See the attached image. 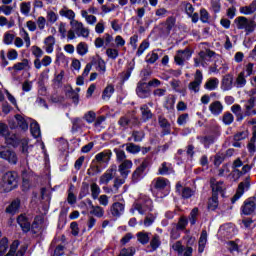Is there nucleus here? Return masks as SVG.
Returning <instances> with one entry per match:
<instances>
[{"label":"nucleus","mask_w":256,"mask_h":256,"mask_svg":"<svg viewBox=\"0 0 256 256\" xmlns=\"http://www.w3.org/2000/svg\"><path fill=\"white\" fill-rule=\"evenodd\" d=\"M70 26L71 29L67 33V37L70 41H73V39H77V36L83 37L84 39H87V37H89V28L85 27L82 22L72 20L70 21Z\"/></svg>","instance_id":"obj_1"},{"label":"nucleus","mask_w":256,"mask_h":256,"mask_svg":"<svg viewBox=\"0 0 256 256\" xmlns=\"http://www.w3.org/2000/svg\"><path fill=\"white\" fill-rule=\"evenodd\" d=\"M5 137V143L7 145H11V147H19V144L21 143V151L24 155H29V149H31L32 146H29V140L27 139H19V136L16 134H8Z\"/></svg>","instance_id":"obj_2"},{"label":"nucleus","mask_w":256,"mask_h":256,"mask_svg":"<svg viewBox=\"0 0 256 256\" xmlns=\"http://www.w3.org/2000/svg\"><path fill=\"white\" fill-rule=\"evenodd\" d=\"M131 213L138 211L139 215H149L153 211V200L151 198H143L139 202L133 204Z\"/></svg>","instance_id":"obj_3"},{"label":"nucleus","mask_w":256,"mask_h":256,"mask_svg":"<svg viewBox=\"0 0 256 256\" xmlns=\"http://www.w3.org/2000/svg\"><path fill=\"white\" fill-rule=\"evenodd\" d=\"M2 181L6 193L13 191V189H17V172H6Z\"/></svg>","instance_id":"obj_4"},{"label":"nucleus","mask_w":256,"mask_h":256,"mask_svg":"<svg viewBox=\"0 0 256 256\" xmlns=\"http://www.w3.org/2000/svg\"><path fill=\"white\" fill-rule=\"evenodd\" d=\"M0 159L7 161L10 165H17L19 161L17 153L4 145H0Z\"/></svg>","instance_id":"obj_5"},{"label":"nucleus","mask_w":256,"mask_h":256,"mask_svg":"<svg viewBox=\"0 0 256 256\" xmlns=\"http://www.w3.org/2000/svg\"><path fill=\"white\" fill-rule=\"evenodd\" d=\"M237 29H245L248 33L255 31V21L247 19L245 16H239L234 20Z\"/></svg>","instance_id":"obj_6"},{"label":"nucleus","mask_w":256,"mask_h":256,"mask_svg":"<svg viewBox=\"0 0 256 256\" xmlns=\"http://www.w3.org/2000/svg\"><path fill=\"white\" fill-rule=\"evenodd\" d=\"M249 189H251V180L247 177L244 181L239 183L236 194L232 198V203L239 201L245 194V191H249Z\"/></svg>","instance_id":"obj_7"},{"label":"nucleus","mask_w":256,"mask_h":256,"mask_svg":"<svg viewBox=\"0 0 256 256\" xmlns=\"http://www.w3.org/2000/svg\"><path fill=\"white\" fill-rule=\"evenodd\" d=\"M149 167V160L144 159L140 166H138L132 174L133 183H139L145 177V169Z\"/></svg>","instance_id":"obj_8"},{"label":"nucleus","mask_w":256,"mask_h":256,"mask_svg":"<svg viewBox=\"0 0 256 256\" xmlns=\"http://www.w3.org/2000/svg\"><path fill=\"white\" fill-rule=\"evenodd\" d=\"M191 55V50H189V48L178 50L174 57V61L176 65L183 67V65H185V61H189L191 59Z\"/></svg>","instance_id":"obj_9"},{"label":"nucleus","mask_w":256,"mask_h":256,"mask_svg":"<svg viewBox=\"0 0 256 256\" xmlns=\"http://www.w3.org/2000/svg\"><path fill=\"white\" fill-rule=\"evenodd\" d=\"M202 83H203V72H201V70H196L194 75V81L188 84V89L190 91H193V93H199Z\"/></svg>","instance_id":"obj_10"},{"label":"nucleus","mask_w":256,"mask_h":256,"mask_svg":"<svg viewBox=\"0 0 256 256\" xmlns=\"http://www.w3.org/2000/svg\"><path fill=\"white\" fill-rule=\"evenodd\" d=\"M125 213V203L114 202L108 209V214L114 219H119Z\"/></svg>","instance_id":"obj_11"},{"label":"nucleus","mask_w":256,"mask_h":256,"mask_svg":"<svg viewBox=\"0 0 256 256\" xmlns=\"http://www.w3.org/2000/svg\"><path fill=\"white\" fill-rule=\"evenodd\" d=\"M256 209V203H255V197H250L246 199L241 206V212L243 215H252V213H255Z\"/></svg>","instance_id":"obj_12"},{"label":"nucleus","mask_w":256,"mask_h":256,"mask_svg":"<svg viewBox=\"0 0 256 256\" xmlns=\"http://www.w3.org/2000/svg\"><path fill=\"white\" fill-rule=\"evenodd\" d=\"M112 155L113 152H111V150H103L102 152H99L98 154L95 155V160L97 161V163H105L106 165H108L109 161H111Z\"/></svg>","instance_id":"obj_13"},{"label":"nucleus","mask_w":256,"mask_h":256,"mask_svg":"<svg viewBox=\"0 0 256 256\" xmlns=\"http://www.w3.org/2000/svg\"><path fill=\"white\" fill-rule=\"evenodd\" d=\"M116 173H117V170L114 168H110L106 170V172L102 176H100L99 184L108 185L110 181H113Z\"/></svg>","instance_id":"obj_14"},{"label":"nucleus","mask_w":256,"mask_h":256,"mask_svg":"<svg viewBox=\"0 0 256 256\" xmlns=\"http://www.w3.org/2000/svg\"><path fill=\"white\" fill-rule=\"evenodd\" d=\"M136 93L140 99H147L149 97V85L145 82H139L137 84Z\"/></svg>","instance_id":"obj_15"},{"label":"nucleus","mask_w":256,"mask_h":256,"mask_svg":"<svg viewBox=\"0 0 256 256\" xmlns=\"http://www.w3.org/2000/svg\"><path fill=\"white\" fill-rule=\"evenodd\" d=\"M133 167V162L131 160H124L119 165V173L124 177V179H127L129 176V173H131V168Z\"/></svg>","instance_id":"obj_16"},{"label":"nucleus","mask_w":256,"mask_h":256,"mask_svg":"<svg viewBox=\"0 0 256 256\" xmlns=\"http://www.w3.org/2000/svg\"><path fill=\"white\" fill-rule=\"evenodd\" d=\"M209 111L214 117H219L223 113V104L216 100L209 105Z\"/></svg>","instance_id":"obj_17"},{"label":"nucleus","mask_w":256,"mask_h":256,"mask_svg":"<svg viewBox=\"0 0 256 256\" xmlns=\"http://www.w3.org/2000/svg\"><path fill=\"white\" fill-rule=\"evenodd\" d=\"M17 223L18 225L21 227L22 231L24 233H29V231H31V222L29 221V219L27 218V216L25 215H20L17 218Z\"/></svg>","instance_id":"obj_18"},{"label":"nucleus","mask_w":256,"mask_h":256,"mask_svg":"<svg viewBox=\"0 0 256 256\" xmlns=\"http://www.w3.org/2000/svg\"><path fill=\"white\" fill-rule=\"evenodd\" d=\"M212 187V195H219V193H223L225 191V184L223 181L217 182L215 179H211L210 181Z\"/></svg>","instance_id":"obj_19"},{"label":"nucleus","mask_w":256,"mask_h":256,"mask_svg":"<svg viewBox=\"0 0 256 256\" xmlns=\"http://www.w3.org/2000/svg\"><path fill=\"white\" fill-rule=\"evenodd\" d=\"M158 123L160 127L163 129V135H170L171 134V123L163 116L158 117Z\"/></svg>","instance_id":"obj_20"},{"label":"nucleus","mask_w":256,"mask_h":256,"mask_svg":"<svg viewBox=\"0 0 256 256\" xmlns=\"http://www.w3.org/2000/svg\"><path fill=\"white\" fill-rule=\"evenodd\" d=\"M221 89L222 91H231L233 89V76L227 74L223 77Z\"/></svg>","instance_id":"obj_21"},{"label":"nucleus","mask_w":256,"mask_h":256,"mask_svg":"<svg viewBox=\"0 0 256 256\" xmlns=\"http://www.w3.org/2000/svg\"><path fill=\"white\" fill-rule=\"evenodd\" d=\"M245 85H247V77L245 76V71H241L235 79L234 87L236 89H243Z\"/></svg>","instance_id":"obj_22"},{"label":"nucleus","mask_w":256,"mask_h":256,"mask_svg":"<svg viewBox=\"0 0 256 256\" xmlns=\"http://www.w3.org/2000/svg\"><path fill=\"white\" fill-rule=\"evenodd\" d=\"M13 71H25L27 69H31V61L29 59L24 58L21 62H18L13 65Z\"/></svg>","instance_id":"obj_23"},{"label":"nucleus","mask_w":256,"mask_h":256,"mask_svg":"<svg viewBox=\"0 0 256 256\" xmlns=\"http://www.w3.org/2000/svg\"><path fill=\"white\" fill-rule=\"evenodd\" d=\"M141 115H142V121L144 123H147V121L153 119V112H151V109L149 108V105L144 104L140 107Z\"/></svg>","instance_id":"obj_24"},{"label":"nucleus","mask_w":256,"mask_h":256,"mask_svg":"<svg viewBox=\"0 0 256 256\" xmlns=\"http://www.w3.org/2000/svg\"><path fill=\"white\" fill-rule=\"evenodd\" d=\"M200 143L204 145L205 149H209L213 143L217 141V135H208L200 137Z\"/></svg>","instance_id":"obj_25"},{"label":"nucleus","mask_w":256,"mask_h":256,"mask_svg":"<svg viewBox=\"0 0 256 256\" xmlns=\"http://www.w3.org/2000/svg\"><path fill=\"white\" fill-rule=\"evenodd\" d=\"M150 247L152 251H157L161 247V236L159 234L150 235Z\"/></svg>","instance_id":"obj_26"},{"label":"nucleus","mask_w":256,"mask_h":256,"mask_svg":"<svg viewBox=\"0 0 256 256\" xmlns=\"http://www.w3.org/2000/svg\"><path fill=\"white\" fill-rule=\"evenodd\" d=\"M91 63L92 65H96V71H99L101 75H105V71H107V65L105 64V60H103L102 58H97Z\"/></svg>","instance_id":"obj_27"},{"label":"nucleus","mask_w":256,"mask_h":256,"mask_svg":"<svg viewBox=\"0 0 256 256\" xmlns=\"http://www.w3.org/2000/svg\"><path fill=\"white\" fill-rule=\"evenodd\" d=\"M137 237V241H139L141 243V245H147V243H149V241H151V232H138L136 234Z\"/></svg>","instance_id":"obj_28"},{"label":"nucleus","mask_w":256,"mask_h":256,"mask_svg":"<svg viewBox=\"0 0 256 256\" xmlns=\"http://www.w3.org/2000/svg\"><path fill=\"white\" fill-rule=\"evenodd\" d=\"M207 245V230L201 232L199 241H198V251L203 253L205 251V246Z\"/></svg>","instance_id":"obj_29"},{"label":"nucleus","mask_w":256,"mask_h":256,"mask_svg":"<svg viewBox=\"0 0 256 256\" xmlns=\"http://www.w3.org/2000/svg\"><path fill=\"white\" fill-rule=\"evenodd\" d=\"M159 175H171L173 173V166L167 162H163L158 169Z\"/></svg>","instance_id":"obj_30"},{"label":"nucleus","mask_w":256,"mask_h":256,"mask_svg":"<svg viewBox=\"0 0 256 256\" xmlns=\"http://www.w3.org/2000/svg\"><path fill=\"white\" fill-rule=\"evenodd\" d=\"M219 87V80L217 78H210L206 81L204 89L207 91H215Z\"/></svg>","instance_id":"obj_31"},{"label":"nucleus","mask_w":256,"mask_h":256,"mask_svg":"<svg viewBox=\"0 0 256 256\" xmlns=\"http://www.w3.org/2000/svg\"><path fill=\"white\" fill-rule=\"evenodd\" d=\"M45 43V51L48 54L53 53V47H55V37L53 36H48L44 40Z\"/></svg>","instance_id":"obj_32"},{"label":"nucleus","mask_w":256,"mask_h":256,"mask_svg":"<svg viewBox=\"0 0 256 256\" xmlns=\"http://www.w3.org/2000/svg\"><path fill=\"white\" fill-rule=\"evenodd\" d=\"M15 119L17 127L22 129V131H27V129H29V124L27 123V120H25V118L22 117L21 114H16Z\"/></svg>","instance_id":"obj_33"},{"label":"nucleus","mask_w":256,"mask_h":256,"mask_svg":"<svg viewBox=\"0 0 256 256\" xmlns=\"http://www.w3.org/2000/svg\"><path fill=\"white\" fill-rule=\"evenodd\" d=\"M115 93V87L112 84L107 85V87L102 92V99L104 101H109Z\"/></svg>","instance_id":"obj_34"},{"label":"nucleus","mask_w":256,"mask_h":256,"mask_svg":"<svg viewBox=\"0 0 256 256\" xmlns=\"http://www.w3.org/2000/svg\"><path fill=\"white\" fill-rule=\"evenodd\" d=\"M133 69H135V60H132L128 63L127 70L122 73V81H128L129 77L133 73Z\"/></svg>","instance_id":"obj_35"},{"label":"nucleus","mask_w":256,"mask_h":256,"mask_svg":"<svg viewBox=\"0 0 256 256\" xmlns=\"http://www.w3.org/2000/svg\"><path fill=\"white\" fill-rule=\"evenodd\" d=\"M72 131L76 133V131H79V129H83L85 127V122H83V119L81 118H72Z\"/></svg>","instance_id":"obj_36"},{"label":"nucleus","mask_w":256,"mask_h":256,"mask_svg":"<svg viewBox=\"0 0 256 256\" xmlns=\"http://www.w3.org/2000/svg\"><path fill=\"white\" fill-rule=\"evenodd\" d=\"M59 15H61V17H66V19H69L70 21H75V12L67 7L62 8L59 11Z\"/></svg>","instance_id":"obj_37"},{"label":"nucleus","mask_w":256,"mask_h":256,"mask_svg":"<svg viewBox=\"0 0 256 256\" xmlns=\"http://www.w3.org/2000/svg\"><path fill=\"white\" fill-rule=\"evenodd\" d=\"M256 11V2H252L249 6H243L240 8L242 15H253Z\"/></svg>","instance_id":"obj_38"},{"label":"nucleus","mask_w":256,"mask_h":256,"mask_svg":"<svg viewBox=\"0 0 256 256\" xmlns=\"http://www.w3.org/2000/svg\"><path fill=\"white\" fill-rule=\"evenodd\" d=\"M90 215H94V217H98V219H101L105 215V209L101 206H94L91 205V211Z\"/></svg>","instance_id":"obj_39"},{"label":"nucleus","mask_w":256,"mask_h":256,"mask_svg":"<svg viewBox=\"0 0 256 256\" xmlns=\"http://www.w3.org/2000/svg\"><path fill=\"white\" fill-rule=\"evenodd\" d=\"M90 191L92 199H99V195H101V188L97 183L93 182L92 184H90Z\"/></svg>","instance_id":"obj_40"},{"label":"nucleus","mask_w":256,"mask_h":256,"mask_svg":"<svg viewBox=\"0 0 256 256\" xmlns=\"http://www.w3.org/2000/svg\"><path fill=\"white\" fill-rule=\"evenodd\" d=\"M76 51L80 57H85V54L89 53V46L85 42H80L76 46Z\"/></svg>","instance_id":"obj_41"},{"label":"nucleus","mask_w":256,"mask_h":256,"mask_svg":"<svg viewBox=\"0 0 256 256\" xmlns=\"http://www.w3.org/2000/svg\"><path fill=\"white\" fill-rule=\"evenodd\" d=\"M169 185V180L167 178H157L154 180V187L155 189H165Z\"/></svg>","instance_id":"obj_42"},{"label":"nucleus","mask_w":256,"mask_h":256,"mask_svg":"<svg viewBox=\"0 0 256 256\" xmlns=\"http://www.w3.org/2000/svg\"><path fill=\"white\" fill-rule=\"evenodd\" d=\"M19 205L21 202L19 200H14L7 208L6 213H11V215H15L17 211H19Z\"/></svg>","instance_id":"obj_43"},{"label":"nucleus","mask_w":256,"mask_h":256,"mask_svg":"<svg viewBox=\"0 0 256 256\" xmlns=\"http://www.w3.org/2000/svg\"><path fill=\"white\" fill-rule=\"evenodd\" d=\"M217 207H219V198L217 197V195L212 194L211 199H209L208 201V209L209 211H215Z\"/></svg>","instance_id":"obj_44"},{"label":"nucleus","mask_w":256,"mask_h":256,"mask_svg":"<svg viewBox=\"0 0 256 256\" xmlns=\"http://www.w3.org/2000/svg\"><path fill=\"white\" fill-rule=\"evenodd\" d=\"M175 23H176V20H175V17L173 16H170L166 19V22H165V31L166 33L169 35V33H171V31L173 30V28L175 27Z\"/></svg>","instance_id":"obj_45"},{"label":"nucleus","mask_w":256,"mask_h":256,"mask_svg":"<svg viewBox=\"0 0 256 256\" xmlns=\"http://www.w3.org/2000/svg\"><path fill=\"white\" fill-rule=\"evenodd\" d=\"M20 37H22V39L24 40L26 49H29V47H31V37L29 36V32H27L25 28H22L20 30Z\"/></svg>","instance_id":"obj_46"},{"label":"nucleus","mask_w":256,"mask_h":256,"mask_svg":"<svg viewBox=\"0 0 256 256\" xmlns=\"http://www.w3.org/2000/svg\"><path fill=\"white\" fill-rule=\"evenodd\" d=\"M164 107L168 111H172L173 109H175V96L173 95L167 96L166 101L164 103Z\"/></svg>","instance_id":"obj_47"},{"label":"nucleus","mask_w":256,"mask_h":256,"mask_svg":"<svg viewBox=\"0 0 256 256\" xmlns=\"http://www.w3.org/2000/svg\"><path fill=\"white\" fill-rule=\"evenodd\" d=\"M20 12L22 15L29 17V13H31V2H22L20 4Z\"/></svg>","instance_id":"obj_48"},{"label":"nucleus","mask_w":256,"mask_h":256,"mask_svg":"<svg viewBox=\"0 0 256 256\" xmlns=\"http://www.w3.org/2000/svg\"><path fill=\"white\" fill-rule=\"evenodd\" d=\"M30 131L35 139L41 137V128L39 127V123H32L30 126Z\"/></svg>","instance_id":"obj_49"},{"label":"nucleus","mask_w":256,"mask_h":256,"mask_svg":"<svg viewBox=\"0 0 256 256\" xmlns=\"http://www.w3.org/2000/svg\"><path fill=\"white\" fill-rule=\"evenodd\" d=\"M126 151L128 153H132L133 155L141 152V146L134 144V143H128L126 145Z\"/></svg>","instance_id":"obj_50"},{"label":"nucleus","mask_w":256,"mask_h":256,"mask_svg":"<svg viewBox=\"0 0 256 256\" xmlns=\"http://www.w3.org/2000/svg\"><path fill=\"white\" fill-rule=\"evenodd\" d=\"M198 217H199V208L195 207L191 210L189 215L190 224L195 225L197 223Z\"/></svg>","instance_id":"obj_51"},{"label":"nucleus","mask_w":256,"mask_h":256,"mask_svg":"<svg viewBox=\"0 0 256 256\" xmlns=\"http://www.w3.org/2000/svg\"><path fill=\"white\" fill-rule=\"evenodd\" d=\"M132 138L135 143H141L145 139V132L135 130L132 132Z\"/></svg>","instance_id":"obj_52"},{"label":"nucleus","mask_w":256,"mask_h":256,"mask_svg":"<svg viewBox=\"0 0 256 256\" xmlns=\"http://www.w3.org/2000/svg\"><path fill=\"white\" fill-rule=\"evenodd\" d=\"M47 21L48 23H50L51 25L57 23L58 19H59V15H57V13H55L53 10H49L47 12Z\"/></svg>","instance_id":"obj_53"},{"label":"nucleus","mask_w":256,"mask_h":256,"mask_svg":"<svg viewBox=\"0 0 256 256\" xmlns=\"http://www.w3.org/2000/svg\"><path fill=\"white\" fill-rule=\"evenodd\" d=\"M9 249V240L7 238H2L0 241V256H4Z\"/></svg>","instance_id":"obj_54"},{"label":"nucleus","mask_w":256,"mask_h":256,"mask_svg":"<svg viewBox=\"0 0 256 256\" xmlns=\"http://www.w3.org/2000/svg\"><path fill=\"white\" fill-rule=\"evenodd\" d=\"M158 60H159V54L155 53V51L148 53L146 56V63H148L149 65H153Z\"/></svg>","instance_id":"obj_55"},{"label":"nucleus","mask_w":256,"mask_h":256,"mask_svg":"<svg viewBox=\"0 0 256 256\" xmlns=\"http://www.w3.org/2000/svg\"><path fill=\"white\" fill-rule=\"evenodd\" d=\"M172 249L175 251L178 255H183V252L185 251V247L181 243V241H177L174 244H172Z\"/></svg>","instance_id":"obj_56"},{"label":"nucleus","mask_w":256,"mask_h":256,"mask_svg":"<svg viewBox=\"0 0 256 256\" xmlns=\"http://www.w3.org/2000/svg\"><path fill=\"white\" fill-rule=\"evenodd\" d=\"M188 224H189V220L186 217L182 216L180 217L176 228L180 231H184V229L187 227Z\"/></svg>","instance_id":"obj_57"},{"label":"nucleus","mask_w":256,"mask_h":256,"mask_svg":"<svg viewBox=\"0 0 256 256\" xmlns=\"http://www.w3.org/2000/svg\"><path fill=\"white\" fill-rule=\"evenodd\" d=\"M255 143H256V130L252 133V138L250 139V142L248 143V151L250 153H255V151H256Z\"/></svg>","instance_id":"obj_58"},{"label":"nucleus","mask_w":256,"mask_h":256,"mask_svg":"<svg viewBox=\"0 0 256 256\" xmlns=\"http://www.w3.org/2000/svg\"><path fill=\"white\" fill-rule=\"evenodd\" d=\"M97 118V114H95L94 111H88L86 114H84L83 119L86 120L89 124L95 123V119Z\"/></svg>","instance_id":"obj_59"},{"label":"nucleus","mask_w":256,"mask_h":256,"mask_svg":"<svg viewBox=\"0 0 256 256\" xmlns=\"http://www.w3.org/2000/svg\"><path fill=\"white\" fill-rule=\"evenodd\" d=\"M256 98H250L245 104L246 115H251V109L255 107Z\"/></svg>","instance_id":"obj_60"},{"label":"nucleus","mask_w":256,"mask_h":256,"mask_svg":"<svg viewBox=\"0 0 256 256\" xmlns=\"http://www.w3.org/2000/svg\"><path fill=\"white\" fill-rule=\"evenodd\" d=\"M153 223H155V215L152 213L147 214L143 222L144 227H151Z\"/></svg>","instance_id":"obj_61"},{"label":"nucleus","mask_w":256,"mask_h":256,"mask_svg":"<svg viewBox=\"0 0 256 256\" xmlns=\"http://www.w3.org/2000/svg\"><path fill=\"white\" fill-rule=\"evenodd\" d=\"M13 41H15V34L6 32L3 38V42L5 43V45H13Z\"/></svg>","instance_id":"obj_62"},{"label":"nucleus","mask_w":256,"mask_h":256,"mask_svg":"<svg viewBox=\"0 0 256 256\" xmlns=\"http://www.w3.org/2000/svg\"><path fill=\"white\" fill-rule=\"evenodd\" d=\"M195 195V191H193L189 187H185L182 189V198L183 199H191Z\"/></svg>","instance_id":"obj_63"},{"label":"nucleus","mask_w":256,"mask_h":256,"mask_svg":"<svg viewBox=\"0 0 256 256\" xmlns=\"http://www.w3.org/2000/svg\"><path fill=\"white\" fill-rule=\"evenodd\" d=\"M106 55L109 59H117L119 57V50L115 48H108L106 50Z\"/></svg>","instance_id":"obj_64"}]
</instances>
